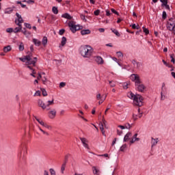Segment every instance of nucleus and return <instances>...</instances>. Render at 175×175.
I'll return each instance as SVG.
<instances>
[{
    "instance_id": "1",
    "label": "nucleus",
    "mask_w": 175,
    "mask_h": 175,
    "mask_svg": "<svg viewBox=\"0 0 175 175\" xmlns=\"http://www.w3.org/2000/svg\"><path fill=\"white\" fill-rule=\"evenodd\" d=\"M79 53L83 58H90L94 53V49L90 45H83L79 48Z\"/></svg>"
},
{
    "instance_id": "2",
    "label": "nucleus",
    "mask_w": 175,
    "mask_h": 175,
    "mask_svg": "<svg viewBox=\"0 0 175 175\" xmlns=\"http://www.w3.org/2000/svg\"><path fill=\"white\" fill-rule=\"evenodd\" d=\"M27 55H26L24 58L20 57V61H22V62H25V61H27L26 62V65H33V66H36V62H38V57H33L32 60V53L28 51Z\"/></svg>"
},
{
    "instance_id": "3",
    "label": "nucleus",
    "mask_w": 175,
    "mask_h": 175,
    "mask_svg": "<svg viewBox=\"0 0 175 175\" xmlns=\"http://www.w3.org/2000/svg\"><path fill=\"white\" fill-rule=\"evenodd\" d=\"M128 96L130 99H133V103L135 106H139V107H142L143 105V96L140 94H134L133 92H130L128 94Z\"/></svg>"
},
{
    "instance_id": "4",
    "label": "nucleus",
    "mask_w": 175,
    "mask_h": 175,
    "mask_svg": "<svg viewBox=\"0 0 175 175\" xmlns=\"http://www.w3.org/2000/svg\"><path fill=\"white\" fill-rule=\"evenodd\" d=\"M75 22L70 21L68 23V27H70V29L72 33H76L77 31H80V29H83V26H80L79 25H75Z\"/></svg>"
},
{
    "instance_id": "5",
    "label": "nucleus",
    "mask_w": 175,
    "mask_h": 175,
    "mask_svg": "<svg viewBox=\"0 0 175 175\" xmlns=\"http://www.w3.org/2000/svg\"><path fill=\"white\" fill-rule=\"evenodd\" d=\"M175 25V18H170L167 22V29L168 31H173Z\"/></svg>"
},
{
    "instance_id": "6",
    "label": "nucleus",
    "mask_w": 175,
    "mask_h": 175,
    "mask_svg": "<svg viewBox=\"0 0 175 175\" xmlns=\"http://www.w3.org/2000/svg\"><path fill=\"white\" fill-rule=\"evenodd\" d=\"M135 90L139 91V92H144V90H146V86L144 84L142 83V81H139L138 83H135Z\"/></svg>"
},
{
    "instance_id": "7",
    "label": "nucleus",
    "mask_w": 175,
    "mask_h": 175,
    "mask_svg": "<svg viewBox=\"0 0 175 175\" xmlns=\"http://www.w3.org/2000/svg\"><path fill=\"white\" fill-rule=\"evenodd\" d=\"M131 79L133 81H135V85L138 84L140 83V81H142V80H140V77L137 74H132L131 75Z\"/></svg>"
},
{
    "instance_id": "8",
    "label": "nucleus",
    "mask_w": 175,
    "mask_h": 175,
    "mask_svg": "<svg viewBox=\"0 0 175 175\" xmlns=\"http://www.w3.org/2000/svg\"><path fill=\"white\" fill-rule=\"evenodd\" d=\"M16 16L18 18V19L15 20V24L19 25V24L24 23V21L23 20L21 15L18 14V12L16 13Z\"/></svg>"
},
{
    "instance_id": "9",
    "label": "nucleus",
    "mask_w": 175,
    "mask_h": 175,
    "mask_svg": "<svg viewBox=\"0 0 175 175\" xmlns=\"http://www.w3.org/2000/svg\"><path fill=\"white\" fill-rule=\"evenodd\" d=\"M95 61H96V64H98V65H103V64L105 62L103 61V58H102V57H100V56H96Z\"/></svg>"
},
{
    "instance_id": "10",
    "label": "nucleus",
    "mask_w": 175,
    "mask_h": 175,
    "mask_svg": "<svg viewBox=\"0 0 175 175\" xmlns=\"http://www.w3.org/2000/svg\"><path fill=\"white\" fill-rule=\"evenodd\" d=\"M23 151V156L22 157V159L23 161H25L27 159V154H28V151L27 149V146H24L22 148Z\"/></svg>"
},
{
    "instance_id": "11",
    "label": "nucleus",
    "mask_w": 175,
    "mask_h": 175,
    "mask_svg": "<svg viewBox=\"0 0 175 175\" xmlns=\"http://www.w3.org/2000/svg\"><path fill=\"white\" fill-rule=\"evenodd\" d=\"M16 25H18V27L14 28V33H17L18 32H21L23 31V26L21 25V24Z\"/></svg>"
},
{
    "instance_id": "12",
    "label": "nucleus",
    "mask_w": 175,
    "mask_h": 175,
    "mask_svg": "<svg viewBox=\"0 0 175 175\" xmlns=\"http://www.w3.org/2000/svg\"><path fill=\"white\" fill-rule=\"evenodd\" d=\"M91 33V30L90 29H82L81 31V35L84 36V35H90Z\"/></svg>"
},
{
    "instance_id": "13",
    "label": "nucleus",
    "mask_w": 175,
    "mask_h": 175,
    "mask_svg": "<svg viewBox=\"0 0 175 175\" xmlns=\"http://www.w3.org/2000/svg\"><path fill=\"white\" fill-rule=\"evenodd\" d=\"M62 17L63 18H67V20H72V18H73V17H72V16H70V14H69L68 13H64L62 15Z\"/></svg>"
},
{
    "instance_id": "14",
    "label": "nucleus",
    "mask_w": 175,
    "mask_h": 175,
    "mask_svg": "<svg viewBox=\"0 0 175 175\" xmlns=\"http://www.w3.org/2000/svg\"><path fill=\"white\" fill-rule=\"evenodd\" d=\"M21 32H23V35H25L26 36V38H29V36H31V32L27 31V29L25 28H24Z\"/></svg>"
},
{
    "instance_id": "15",
    "label": "nucleus",
    "mask_w": 175,
    "mask_h": 175,
    "mask_svg": "<svg viewBox=\"0 0 175 175\" xmlns=\"http://www.w3.org/2000/svg\"><path fill=\"white\" fill-rule=\"evenodd\" d=\"M80 140L81 141V143L85 147V148H88V144L86 143L87 139L83 138V137H80Z\"/></svg>"
},
{
    "instance_id": "16",
    "label": "nucleus",
    "mask_w": 175,
    "mask_h": 175,
    "mask_svg": "<svg viewBox=\"0 0 175 175\" xmlns=\"http://www.w3.org/2000/svg\"><path fill=\"white\" fill-rule=\"evenodd\" d=\"M3 50L4 53H9V51H12V46L10 45L4 46Z\"/></svg>"
},
{
    "instance_id": "17",
    "label": "nucleus",
    "mask_w": 175,
    "mask_h": 175,
    "mask_svg": "<svg viewBox=\"0 0 175 175\" xmlns=\"http://www.w3.org/2000/svg\"><path fill=\"white\" fill-rule=\"evenodd\" d=\"M38 105L40 107H42V109H46L47 107V106L43 103L42 100H38Z\"/></svg>"
},
{
    "instance_id": "18",
    "label": "nucleus",
    "mask_w": 175,
    "mask_h": 175,
    "mask_svg": "<svg viewBox=\"0 0 175 175\" xmlns=\"http://www.w3.org/2000/svg\"><path fill=\"white\" fill-rule=\"evenodd\" d=\"M132 137V133H127L124 137V142H128L129 140V137Z\"/></svg>"
},
{
    "instance_id": "19",
    "label": "nucleus",
    "mask_w": 175,
    "mask_h": 175,
    "mask_svg": "<svg viewBox=\"0 0 175 175\" xmlns=\"http://www.w3.org/2000/svg\"><path fill=\"white\" fill-rule=\"evenodd\" d=\"M33 43H34L35 46H38L42 44V42H40V40H38L36 38L33 39Z\"/></svg>"
},
{
    "instance_id": "20",
    "label": "nucleus",
    "mask_w": 175,
    "mask_h": 175,
    "mask_svg": "<svg viewBox=\"0 0 175 175\" xmlns=\"http://www.w3.org/2000/svg\"><path fill=\"white\" fill-rule=\"evenodd\" d=\"M56 114H57V111L55 110L51 111L49 112V118L53 119L54 118V117H55Z\"/></svg>"
},
{
    "instance_id": "21",
    "label": "nucleus",
    "mask_w": 175,
    "mask_h": 175,
    "mask_svg": "<svg viewBox=\"0 0 175 175\" xmlns=\"http://www.w3.org/2000/svg\"><path fill=\"white\" fill-rule=\"evenodd\" d=\"M100 129L103 136H106V133H105V129L103 128V123H102V122H100Z\"/></svg>"
},
{
    "instance_id": "22",
    "label": "nucleus",
    "mask_w": 175,
    "mask_h": 175,
    "mask_svg": "<svg viewBox=\"0 0 175 175\" xmlns=\"http://www.w3.org/2000/svg\"><path fill=\"white\" fill-rule=\"evenodd\" d=\"M158 138L154 139V137H152V147H154V146H157L158 144Z\"/></svg>"
},
{
    "instance_id": "23",
    "label": "nucleus",
    "mask_w": 175,
    "mask_h": 175,
    "mask_svg": "<svg viewBox=\"0 0 175 175\" xmlns=\"http://www.w3.org/2000/svg\"><path fill=\"white\" fill-rule=\"evenodd\" d=\"M47 42H48L47 37L44 36L42 40V43L44 46H46L47 45Z\"/></svg>"
},
{
    "instance_id": "24",
    "label": "nucleus",
    "mask_w": 175,
    "mask_h": 175,
    "mask_svg": "<svg viewBox=\"0 0 175 175\" xmlns=\"http://www.w3.org/2000/svg\"><path fill=\"white\" fill-rule=\"evenodd\" d=\"M111 31L113 33H115V35H116V36H118V38H120V36H121V34L120 33V32H118L116 29H114L111 28Z\"/></svg>"
},
{
    "instance_id": "25",
    "label": "nucleus",
    "mask_w": 175,
    "mask_h": 175,
    "mask_svg": "<svg viewBox=\"0 0 175 175\" xmlns=\"http://www.w3.org/2000/svg\"><path fill=\"white\" fill-rule=\"evenodd\" d=\"M13 8H8L5 10V14H10V13H12Z\"/></svg>"
},
{
    "instance_id": "26",
    "label": "nucleus",
    "mask_w": 175,
    "mask_h": 175,
    "mask_svg": "<svg viewBox=\"0 0 175 175\" xmlns=\"http://www.w3.org/2000/svg\"><path fill=\"white\" fill-rule=\"evenodd\" d=\"M69 157H70V154H67L64 157V163H66V164L68 163V161H69Z\"/></svg>"
},
{
    "instance_id": "27",
    "label": "nucleus",
    "mask_w": 175,
    "mask_h": 175,
    "mask_svg": "<svg viewBox=\"0 0 175 175\" xmlns=\"http://www.w3.org/2000/svg\"><path fill=\"white\" fill-rule=\"evenodd\" d=\"M92 171L94 174L99 175V170L96 169V167H92Z\"/></svg>"
},
{
    "instance_id": "28",
    "label": "nucleus",
    "mask_w": 175,
    "mask_h": 175,
    "mask_svg": "<svg viewBox=\"0 0 175 175\" xmlns=\"http://www.w3.org/2000/svg\"><path fill=\"white\" fill-rule=\"evenodd\" d=\"M52 12L54 14H58V8L54 6L52 8Z\"/></svg>"
},
{
    "instance_id": "29",
    "label": "nucleus",
    "mask_w": 175,
    "mask_h": 175,
    "mask_svg": "<svg viewBox=\"0 0 175 175\" xmlns=\"http://www.w3.org/2000/svg\"><path fill=\"white\" fill-rule=\"evenodd\" d=\"M65 167H66V163H63L61 167V172L62 174H64V172H65Z\"/></svg>"
},
{
    "instance_id": "30",
    "label": "nucleus",
    "mask_w": 175,
    "mask_h": 175,
    "mask_svg": "<svg viewBox=\"0 0 175 175\" xmlns=\"http://www.w3.org/2000/svg\"><path fill=\"white\" fill-rule=\"evenodd\" d=\"M130 27H132L133 29H139L140 26L139 25H136V24H133L132 25H130Z\"/></svg>"
},
{
    "instance_id": "31",
    "label": "nucleus",
    "mask_w": 175,
    "mask_h": 175,
    "mask_svg": "<svg viewBox=\"0 0 175 175\" xmlns=\"http://www.w3.org/2000/svg\"><path fill=\"white\" fill-rule=\"evenodd\" d=\"M61 44H62V46H65V44H66V37H62Z\"/></svg>"
},
{
    "instance_id": "32",
    "label": "nucleus",
    "mask_w": 175,
    "mask_h": 175,
    "mask_svg": "<svg viewBox=\"0 0 175 175\" xmlns=\"http://www.w3.org/2000/svg\"><path fill=\"white\" fill-rule=\"evenodd\" d=\"M170 57L171 58V62L174 64L175 63V59H174L175 55H174V53H172V54L170 55Z\"/></svg>"
},
{
    "instance_id": "33",
    "label": "nucleus",
    "mask_w": 175,
    "mask_h": 175,
    "mask_svg": "<svg viewBox=\"0 0 175 175\" xmlns=\"http://www.w3.org/2000/svg\"><path fill=\"white\" fill-rule=\"evenodd\" d=\"M40 90L42 92L43 96H47V92L46 91V89L41 88Z\"/></svg>"
},
{
    "instance_id": "34",
    "label": "nucleus",
    "mask_w": 175,
    "mask_h": 175,
    "mask_svg": "<svg viewBox=\"0 0 175 175\" xmlns=\"http://www.w3.org/2000/svg\"><path fill=\"white\" fill-rule=\"evenodd\" d=\"M24 51V44L23 42H21L19 45V51Z\"/></svg>"
},
{
    "instance_id": "35",
    "label": "nucleus",
    "mask_w": 175,
    "mask_h": 175,
    "mask_svg": "<svg viewBox=\"0 0 175 175\" xmlns=\"http://www.w3.org/2000/svg\"><path fill=\"white\" fill-rule=\"evenodd\" d=\"M142 29L146 35H148V33H150V31L148 30V29H147L144 27H143Z\"/></svg>"
},
{
    "instance_id": "36",
    "label": "nucleus",
    "mask_w": 175,
    "mask_h": 175,
    "mask_svg": "<svg viewBox=\"0 0 175 175\" xmlns=\"http://www.w3.org/2000/svg\"><path fill=\"white\" fill-rule=\"evenodd\" d=\"M167 18V14L165 11H163L162 14V18L163 20H166Z\"/></svg>"
},
{
    "instance_id": "37",
    "label": "nucleus",
    "mask_w": 175,
    "mask_h": 175,
    "mask_svg": "<svg viewBox=\"0 0 175 175\" xmlns=\"http://www.w3.org/2000/svg\"><path fill=\"white\" fill-rule=\"evenodd\" d=\"M160 2H161V6H165L167 5V0H160Z\"/></svg>"
},
{
    "instance_id": "38",
    "label": "nucleus",
    "mask_w": 175,
    "mask_h": 175,
    "mask_svg": "<svg viewBox=\"0 0 175 175\" xmlns=\"http://www.w3.org/2000/svg\"><path fill=\"white\" fill-rule=\"evenodd\" d=\"M111 11L114 14H116V16H120V13H118V12H117L114 8H111Z\"/></svg>"
},
{
    "instance_id": "39",
    "label": "nucleus",
    "mask_w": 175,
    "mask_h": 175,
    "mask_svg": "<svg viewBox=\"0 0 175 175\" xmlns=\"http://www.w3.org/2000/svg\"><path fill=\"white\" fill-rule=\"evenodd\" d=\"M116 54H117V56L118 57V58H122V57H123L122 52L118 51L116 53Z\"/></svg>"
},
{
    "instance_id": "40",
    "label": "nucleus",
    "mask_w": 175,
    "mask_h": 175,
    "mask_svg": "<svg viewBox=\"0 0 175 175\" xmlns=\"http://www.w3.org/2000/svg\"><path fill=\"white\" fill-rule=\"evenodd\" d=\"M17 5H21V8H27V5L25 4H23L21 1H16Z\"/></svg>"
},
{
    "instance_id": "41",
    "label": "nucleus",
    "mask_w": 175,
    "mask_h": 175,
    "mask_svg": "<svg viewBox=\"0 0 175 175\" xmlns=\"http://www.w3.org/2000/svg\"><path fill=\"white\" fill-rule=\"evenodd\" d=\"M51 105H54V99H53L52 100H49L48 101V104L46 105V107Z\"/></svg>"
},
{
    "instance_id": "42",
    "label": "nucleus",
    "mask_w": 175,
    "mask_h": 175,
    "mask_svg": "<svg viewBox=\"0 0 175 175\" xmlns=\"http://www.w3.org/2000/svg\"><path fill=\"white\" fill-rule=\"evenodd\" d=\"M133 139H135L137 142H139L140 140L139 138H137V133H135L133 136Z\"/></svg>"
},
{
    "instance_id": "43",
    "label": "nucleus",
    "mask_w": 175,
    "mask_h": 175,
    "mask_svg": "<svg viewBox=\"0 0 175 175\" xmlns=\"http://www.w3.org/2000/svg\"><path fill=\"white\" fill-rule=\"evenodd\" d=\"M107 96V95H105L104 96V98L103 99H101V101L98 102V105H102V103H103V102L106 100Z\"/></svg>"
},
{
    "instance_id": "44",
    "label": "nucleus",
    "mask_w": 175,
    "mask_h": 175,
    "mask_svg": "<svg viewBox=\"0 0 175 175\" xmlns=\"http://www.w3.org/2000/svg\"><path fill=\"white\" fill-rule=\"evenodd\" d=\"M110 107H111V105L109 104L107 107L105 111V114H107V111H109V110H110Z\"/></svg>"
},
{
    "instance_id": "45",
    "label": "nucleus",
    "mask_w": 175,
    "mask_h": 175,
    "mask_svg": "<svg viewBox=\"0 0 175 175\" xmlns=\"http://www.w3.org/2000/svg\"><path fill=\"white\" fill-rule=\"evenodd\" d=\"M49 172H50V173H51V175H55V170H54V169L51 168V169L49 170Z\"/></svg>"
},
{
    "instance_id": "46",
    "label": "nucleus",
    "mask_w": 175,
    "mask_h": 175,
    "mask_svg": "<svg viewBox=\"0 0 175 175\" xmlns=\"http://www.w3.org/2000/svg\"><path fill=\"white\" fill-rule=\"evenodd\" d=\"M64 33H65V29H60L59 31V35L62 36V35H64Z\"/></svg>"
},
{
    "instance_id": "47",
    "label": "nucleus",
    "mask_w": 175,
    "mask_h": 175,
    "mask_svg": "<svg viewBox=\"0 0 175 175\" xmlns=\"http://www.w3.org/2000/svg\"><path fill=\"white\" fill-rule=\"evenodd\" d=\"M126 148V144H124L122 146L120 147V151H124Z\"/></svg>"
},
{
    "instance_id": "48",
    "label": "nucleus",
    "mask_w": 175,
    "mask_h": 175,
    "mask_svg": "<svg viewBox=\"0 0 175 175\" xmlns=\"http://www.w3.org/2000/svg\"><path fill=\"white\" fill-rule=\"evenodd\" d=\"M6 32H8L9 33H12V32H14L13 28H8L6 29Z\"/></svg>"
},
{
    "instance_id": "49",
    "label": "nucleus",
    "mask_w": 175,
    "mask_h": 175,
    "mask_svg": "<svg viewBox=\"0 0 175 175\" xmlns=\"http://www.w3.org/2000/svg\"><path fill=\"white\" fill-rule=\"evenodd\" d=\"M25 25L26 28H28L29 29H32V27L31 26V24H29V23H25Z\"/></svg>"
},
{
    "instance_id": "50",
    "label": "nucleus",
    "mask_w": 175,
    "mask_h": 175,
    "mask_svg": "<svg viewBox=\"0 0 175 175\" xmlns=\"http://www.w3.org/2000/svg\"><path fill=\"white\" fill-rule=\"evenodd\" d=\"M66 85V83L65 82H61L59 83V88H62L65 87Z\"/></svg>"
},
{
    "instance_id": "51",
    "label": "nucleus",
    "mask_w": 175,
    "mask_h": 175,
    "mask_svg": "<svg viewBox=\"0 0 175 175\" xmlns=\"http://www.w3.org/2000/svg\"><path fill=\"white\" fill-rule=\"evenodd\" d=\"M100 13V10H96V11L94 12V16H98Z\"/></svg>"
},
{
    "instance_id": "52",
    "label": "nucleus",
    "mask_w": 175,
    "mask_h": 175,
    "mask_svg": "<svg viewBox=\"0 0 175 175\" xmlns=\"http://www.w3.org/2000/svg\"><path fill=\"white\" fill-rule=\"evenodd\" d=\"M44 128H46V129H51V126L47 124V123H45V124H44Z\"/></svg>"
},
{
    "instance_id": "53",
    "label": "nucleus",
    "mask_w": 175,
    "mask_h": 175,
    "mask_svg": "<svg viewBox=\"0 0 175 175\" xmlns=\"http://www.w3.org/2000/svg\"><path fill=\"white\" fill-rule=\"evenodd\" d=\"M129 85V84L128 83V82L124 83V85H123L124 90H128V85Z\"/></svg>"
},
{
    "instance_id": "54",
    "label": "nucleus",
    "mask_w": 175,
    "mask_h": 175,
    "mask_svg": "<svg viewBox=\"0 0 175 175\" xmlns=\"http://www.w3.org/2000/svg\"><path fill=\"white\" fill-rule=\"evenodd\" d=\"M103 126H105V128H106V124H107V122L106 121V120H105V118H103V122H102Z\"/></svg>"
},
{
    "instance_id": "55",
    "label": "nucleus",
    "mask_w": 175,
    "mask_h": 175,
    "mask_svg": "<svg viewBox=\"0 0 175 175\" xmlns=\"http://www.w3.org/2000/svg\"><path fill=\"white\" fill-rule=\"evenodd\" d=\"M40 90H38L36 92L35 94H34V96H40Z\"/></svg>"
},
{
    "instance_id": "56",
    "label": "nucleus",
    "mask_w": 175,
    "mask_h": 175,
    "mask_svg": "<svg viewBox=\"0 0 175 175\" xmlns=\"http://www.w3.org/2000/svg\"><path fill=\"white\" fill-rule=\"evenodd\" d=\"M96 98L99 100V99H103V96H101L100 94H97Z\"/></svg>"
},
{
    "instance_id": "57",
    "label": "nucleus",
    "mask_w": 175,
    "mask_h": 175,
    "mask_svg": "<svg viewBox=\"0 0 175 175\" xmlns=\"http://www.w3.org/2000/svg\"><path fill=\"white\" fill-rule=\"evenodd\" d=\"M124 128L126 129H131V124L129 123L126 124Z\"/></svg>"
},
{
    "instance_id": "58",
    "label": "nucleus",
    "mask_w": 175,
    "mask_h": 175,
    "mask_svg": "<svg viewBox=\"0 0 175 175\" xmlns=\"http://www.w3.org/2000/svg\"><path fill=\"white\" fill-rule=\"evenodd\" d=\"M33 117H34L35 120H36V121H38V123L40 124L42 122V119H39L36 116H33Z\"/></svg>"
},
{
    "instance_id": "59",
    "label": "nucleus",
    "mask_w": 175,
    "mask_h": 175,
    "mask_svg": "<svg viewBox=\"0 0 175 175\" xmlns=\"http://www.w3.org/2000/svg\"><path fill=\"white\" fill-rule=\"evenodd\" d=\"M109 84H110V86L112 88L116 87V83H113V81H109Z\"/></svg>"
},
{
    "instance_id": "60",
    "label": "nucleus",
    "mask_w": 175,
    "mask_h": 175,
    "mask_svg": "<svg viewBox=\"0 0 175 175\" xmlns=\"http://www.w3.org/2000/svg\"><path fill=\"white\" fill-rule=\"evenodd\" d=\"M42 81L43 84H46V83H47V79L46 77H44L42 79Z\"/></svg>"
},
{
    "instance_id": "61",
    "label": "nucleus",
    "mask_w": 175,
    "mask_h": 175,
    "mask_svg": "<svg viewBox=\"0 0 175 175\" xmlns=\"http://www.w3.org/2000/svg\"><path fill=\"white\" fill-rule=\"evenodd\" d=\"M106 16H111V14L110 13V10H106Z\"/></svg>"
},
{
    "instance_id": "62",
    "label": "nucleus",
    "mask_w": 175,
    "mask_h": 175,
    "mask_svg": "<svg viewBox=\"0 0 175 175\" xmlns=\"http://www.w3.org/2000/svg\"><path fill=\"white\" fill-rule=\"evenodd\" d=\"M117 133L119 136H121L122 135V131L117 130Z\"/></svg>"
},
{
    "instance_id": "63",
    "label": "nucleus",
    "mask_w": 175,
    "mask_h": 175,
    "mask_svg": "<svg viewBox=\"0 0 175 175\" xmlns=\"http://www.w3.org/2000/svg\"><path fill=\"white\" fill-rule=\"evenodd\" d=\"M165 9H167V10H169L170 12V6L167 4H166L165 5H164Z\"/></svg>"
},
{
    "instance_id": "64",
    "label": "nucleus",
    "mask_w": 175,
    "mask_h": 175,
    "mask_svg": "<svg viewBox=\"0 0 175 175\" xmlns=\"http://www.w3.org/2000/svg\"><path fill=\"white\" fill-rule=\"evenodd\" d=\"M133 118L134 121H136V120H137V115L133 114Z\"/></svg>"
}]
</instances>
